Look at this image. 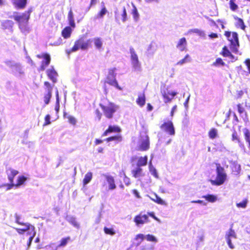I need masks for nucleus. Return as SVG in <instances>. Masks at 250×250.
Instances as JSON below:
<instances>
[{
    "mask_svg": "<svg viewBox=\"0 0 250 250\" xmlns=\"http://www.w3.org/2000/svg\"><path fill=\"white\" fill-rule=\"evenodd\" d=\"M32 12V8H30L21 15L17 12H14L13 18L17 22L18 27L22 32L26 33L29 31L28 23Z\"/></svg>",
    "mask_w": 250,
    "mask_h": 250,
    "instance_id": "nucleus-1",
    "label": "nucleus"
},
{
    "mask_svg": "<svg viewBox=\"0 0 250 250\" xmlns=\"http://www.w3.org/2000/svg\"><path fill=\"white\" fill-rule=\"evenodd\" d=\"M92 42L90 39L84 41L83 37H80L75 42L73 46L69 50H67L66 52L69 54L72 52L77 51L79 48L82 50L87 49L91 46Z\"/></svg>",
    "mask_w": 250,
    "mask_h": 250,
    "instance_id": "nucleus-2",
    "label": "nucleus"
},
{
    "mask_svg": "<svg viewBox=\"0 0 250 250\" xmlns=\"http://www.w3.org/2000/svg\"><path fill=\"white\" fill-rule=\"evenodd\" d=\"M216 179L214 180H211V183L215 186L223 185L227 180V175L224 167L219 164H216Z\"/></svg>",
    "mask_w": 250,
    "mask_h": 250,
    "instance_id": "nucleus-3",
    "label": "nucleus"
},
{
    "mask_svg": "<svg viewBox=\"0 0 250 250\" xmlns=\"http://www.w3.org/2000/svg\"><path fill=\"white\" fill-rule=\"evenodd\" d=\"M225 35L230 42L231 50L233 53H237L238 52V48L239 46L238 34L236 32H233L231 34L230 32H226Z\"/></svg>",
    "mask_w": 250,
    "mask_h": 250,
    "instance_id": "nucleus-4",
    "label": "nucleus"
},
{
    "mask_svg": "<svg viewBox=\"0 0 250 250\" xmlns=\"http://www.w3.org/2000/svg\"><path fill=\"white\" fill-rule=\"evenodd\" d=\"M129 52L133 68L135 71H140L141 70V64L139 61L138 55L134 49L132 47H130Z\"/></svg>",
    "mask_w": 250,
    "mask_h": 250,
    "instance_id": "nucleus-5",
    "label": "nucleus"
},
{
    "mask_svg": "<svg viewBox=\"0 0 250 250\" xmlns=\"http://www.w3.org/2000/svg\"><path fill=\"white\" fill-rule=\"evenodd\" d=\"M19 171L12 168H9L6 170L7 178L9 182V184H7L6 189L7 190L11 189L13 187H15V184L14 183V179L15 177L18 174Z\"/></svg>",
    "mask_w": 250,
    "mask_h": 250,
    "instance_id": "nucleus-6",
    "label": "nucleus"
},
{
    "mask_svg": "<svg viewBox=\"0 0 250 250\" xmlns=\"http://www.w3.org/2000/svg\"><path fill=\"white\" fill-rule=\"evenodd\" d=\"M139 144L140 148L142 150H146L149 148V137L146 132H143L140 133Z\"/></svg>",
    "mask_w": 250,
    "mask_h": 250,
    "instance_id": "nucleus-7",
    "label": "nucleus"
},
{
    "mask_svg": "<svg viewBox=\"0 0 250 250\" xmlns=\"http://www.w3.org/2000/svg\"><path fill=\"white\" fill-rule=\"evenodd\" d=\"M44 93L43 94V101L45 104H48L52 97L53 86L47 81L44 82Z\"/></svg>",
    "mask_w": 250,
    "mask_h": 250,
    "instance_id": "nucleus-8",
    "label": "nucleus"
},
{
    "mask_svg": "<svg viewBox=\"0 0 250 250\" xmlns=\"http://www.w3.org/2000/svg\"><path fill=\"white\" fill-rule=\"evenodd\" d=\"M121 128L117 126L110 125V142L115 141L118 143L122 141V137L120 134Z\"/></svg>",
    "mask_w": 250,
    "mask_h": 250,
    "instance_id": "nucleus-9",
    "label": "nucleus"
},
{
    "mask_svg": "<svg viewBox=\"0 0 250 250\" xmlns=\"http://www.w3.org/2000/svg\"><path fill=\"white\" fill-rule=\"evenodd\" d=\"M37 57L39 59L43 58L44 61H42L40 67V71H44L45 68L49 65L51 61V58L50 55L48 53H42L41 54H38Z\"/></svg>",
    "mask_w": 250,
    "mask_h": 250,
    "instance_id": "nucleus-10",
    "label": "nucleus"
},
{
    "mask_svg": "<svg viewBox=\"0 0 250 250\" xmlns=\"http://www.w3.org/2000/svg\"><path fill=\"white\" fill-rule=\"evenodd\" d=\"M134 221L136 223V226L140 227V225H142L148 222V216L146 214H143L142 213H140L135 217Z\"/></svg>",
    "mask_w": 250,
    "mask_h": 250,
    "instance_id": "nucleus-11",
    "label": "nucleus"
},
{
    "mask_svg": "<svg viewBox=\"0 0 250 250\" xmlns=\"http://www.w3.org/2000/svg\"><path fill=\"white\" fill-rule=\"evenodd\" d=\"M132 166L133 168L131 173L133 177L135 178H138L144 176L145 173L143 172V169L140 167L135 166L134 161L132 162Z\"/></svg>",
    "mask_w": 250,
    "mask_h": 250,
    "instance_id": "nucleus-12",
    "label": "nucleus"
},
{
    "mask_svg": "<svg viewBox=\"0 0 250 250\" xmlns=\"http://www.w3.org/2000/svg\"><path fill=\"white\" fill-rule=\"evenodd\" d=\"M161 128L165 130L170 135H173L175 134V130L173 125L171 121L167 123H164L161 125Z\"/></svg>",
    "mask_w": 250,
    "mask_h": 250,
    "instance_id": "nucleus-13",
    "label": "nucleus"
},
{
    "mask_svg": "<svg viewBox=\"0 0 250 250\" xmlns=\"http://www.w3.org/2000/svg\"><path fill=\"white\" fill-rule=\"evenodd\" d=\"M157 49V45L154 42H151L147 46L146 52V55L148 57H151L155 54Z\"/></svg>",
    "mask_w": 250,
    "mask_h": 250,
    "instance_id": "nucleus-14",
    "label": "nucleus"
},
{
    "mask_svg": "<svg viewBox=\"0 0 250 250\" xmlns=\"http://www.w3.org/2000/svg\"><path fill=\"white\" fill-rule=\"evenodd\" d=\"M161 93L163 95V98L165 99V102L166 103L167 102H170L172 100V98H170L169 95L172 96V97H174L177 94V92L174 91H170L168 89H167V90H162Z\"/></svg>",
    "mask_w": 250,
    "mask_h": 250,
    "instance_id": "nucleus-15",
    "label": "nucleus"
},
{
    "mask_svg": "<svg viewBox=\"0 0 250 250\" xmlns=\"http://www.w3.org/2000/svg\"><path fill=\"white\" fill-rule=\"evenodd\" d=\"M46 74L48 77L54 83H56L57 81V77L58 76V73L55 70L53 66H51L50 68L48 69L46 71Z\"/></svg>",
    "mask_w": 250,
    "mask_h": 250,
    "instance_id": "nucleus-16",
    "label": "nucleus"
},
{
    "mask_svg": "<svg viewBox=\"0 0 250 250\" xmlns=\"http://www.w3.org/2000/svg\"><path fill=\"white\" fill-rule=\"evenodd\" d=\"M12 2L16 9H23L26 6L27 0H12Z\"/></svg>",
    "mask_w": 250,
    "mask_h": 250,
    "instance_id": "nucleus-17",
    "label": "nucleus"
},
{
    "mask_svg": "<svg viewBox=\"0 0 250 250\" xmlns=\"http://www.w3.org/2000/svg\"><path fill=\"white\" fill-rule=\"evenodd\" d=\"M144 239V234L140 233L136 235L134 239V241H133L131 244V248H134V247L137 248L140 246V244Z\"/></svg>",
    "mask_w": 250,
    "mask_h": 250,
    "instance_id": "nucleus-18",
    "label": "nucleus"
},
{
    "mask_svg": "<svg viewBox=\"0 0 250 250\" xmlns=\"http://www.w3.org/2000/svg\"><path fill=\"white\" fill-rule=\"evenodd\" d=\"M187 42L185 38L180 39L178 42L176 48L180 51H184L187 50Z\"/></svg>",
    "mask_w": 250,
    "mask_h": 250,
    "instance_id": "nucleus-19",
    "label": "nucleus"
},
{
    "mask_svg": "<svg viewBox=\"0 0 250 250\" xmlns=\"http://www.w3.org/2000/svg\"><path fill=\"white\" fill-rule=\"evenodd\" d=\"M231 167L232 173L234 175H238L241 171V166L236 161H232L231 162Z\"/></svg>",
    "mask_w": 250,
    "mask_h": 250,
    "instance_id": "nucleus-20",
    "label": "nucleus"
},
{
    "mask_svg": "<svg viewBox=\"0 0 250 250\" xmlns=\"http://www.w3.org/2000/svg\"><path fill=\"white\" fill-rule=\"evenodd\" d=\"M72 32L70 26H66L62 31V36L64 39H68L70 37Z\"/></svg>",
    "mask_w": 250,
    "mask_h": 250,
    "instance_id": "nucleus-21",
    "label": "nucleus"
},
{
    "mask_svg": "<svg viewBox=\"0 0 250 250\" xmlns=\"http://www.w3.org/2000/svg\"><path fill=\"white\" fill-rule=\"evenodd\" d=\"M238 111L239 114L241 115L245 122L248 121V116L247 113L245 111V110L243 107L242 106L241 104L237 105Z\"/></svg>",
    "mask_w": 250,
    "mask_h": 250,
    "instance_id": "nucleus-22",
    "label": "nucleus"
},
{
    "mask_svg": "<svg viewBox=\"0 0 250 250\" xmlns=\"http://www.w3.org/2000/svg\"><path fill=\"white\" fill-rule=\"evenodd\" d=\"M23 225L25 226V228H23V229H19V228L16 229L17 231L19 233H20V234H23L25 232H26V231L29 230L30 229L32 231H34V227L33 226H32V225H31L30 224H24Z\"/></svg>",
    "mask_w": 250,
    "mask_h": 250,
    "instance_id": "nucleus-23",
    "label": "nucleus"
},
{
    "mask_svg": "<svg viewBox=\"0 0 250 250\" xmlns=\"http://www.w3.org/2000/svg\"><path fill=\"white\" fill-rule=\"evenodd\" d=\"M27 179L28 178L24 175L19 176L17 180V183L15 184V188H19L21 186L24 185Z\"/></svg>",
    "mask_w": 250,
    "mask_h": 250,
    "instance_id": "nucleus-24",
    "label": "nucleus"
},
{
    "mask_svg": "<svg viewBox=\"0 0 250 250\" xmlns=\"http://www.w3.org/2000/svg\"><path fill=\"white\" fill-rule=\"evenodd\" d=\"M147 163V157L145 156V157H140L138 158L136 164L135 166L136 167H140L146 165Z\"/></svg>",
    "mask_w": 250,
    "mask_h": 250,
    "instance_id": "nucleus-25",
    "label": "nucleus"
},
{
    "mask_svg": "<svg viewBox=\"0 0 250 250\" xmlns=\"http://www.w3.org/2000/svg\"><path fill=\"white\" fill-rule=\"evenodd\" d=\"M14 24V22L11 20H7L1 23V26L3 29L12 28Z\"/></svg>",
    "mask_w": 250,
    "mask_h": 250,
    "instance_id": "nucleus-26",
    "label": "nucleus"
},
{
    "mask_svg": "<svg viewBox=\"0 0 250 250\" xmlns=\"http://www.w3.org/2000/svg\"><path fill=\"white\" fill-rule=\"evenodd\" d=\"M243 132L245 139L246 142L248 143V147L250 149V131L248 128H245L243 129Z\"/></svg>",
    "mask_w": 250,
    "mask_h": 250,
    "instance_id": "nucleus-27",
    "label": "nucleus"
},
{
    "mask_svg": "<svg viewBox=\"0 0 250 250\" xmlns=\"http://www.w3.org/2000/svg\"><path fill=\"white\" fill-rule=\"evenodd\" d=\"M137 103L141 106H143L146 103V98L145 93L140 94L137 100Z\"/></svg>",
    "mask_w": 250,
    "mask_h": 250,
    "instance_id": "nucleus-28",
    "label": "nucleus"
},
{
    "mask_svg": "<svg viewBox=\"0 0 250 250\" xmlns=\"http://www.w3.org/2000/svg\"><path fill=\"white\" fill-rule=\"evenodd\" d=\"M93 174L91 172H87L83 181V186H85L87 185L88 183H89L91 180L92 179Z\"/></svg>",
    "mask_w": 250,
    "mask_h": 250,
    "instance_id": "nucleus-29",
    "label": "nucleus"
},
{
    "mask_svg": "<svg viewBox=\"0 0 250 250\" xmlns=\"http://www.w3.org/2000/svg\"><path fill=\"white\" fill-rule=\"evenodd\" d=\"M68 20L69 21V24L71 27L74 28L75 27V23L73 18V14L72 11L70 10L68 12Z\"/></svg>",
    "mask_w": 250,
    "mask_h": 250,
    "instance_id": "nucleus-30",
    "label": "nucleus"
},
{
    "mask_svg": "<svg viewBox=\"0 0 250 250\" xmlns=\"http://www.w3.org/2000/svg\"><path fill=\"white\" fill-rule=\"evenodd\" d=\"M202 198H205L206 200L211 203L215 202L217 200V197L212 194L204 195L202 196Z\"/></svg>",
    "mask_w": 250,
    "mask_h": 250,
    "instance_id": "nucleus-31",
    "label": "nucleus"
},
{
    "mask_svg": "<svg viewBox=\"0 0 250 250\" xmlns=\"http://www.w3.org/2000/svg\"><path fill=\"white\" fill-rule=\"evenodd\" d=\"M191 61V59L188 54H187L186 55L185 58L180 61H179L178 62H177L176 65H182L183 64L190 62Z\"/></svg>",
    "mask_w": 250,
    "mask_h": 250,
    "instance_id": "nucleus-32",
    "label": "nucleus"
},
{
    "mask_svg": "<svg viewBox=\"0 0 250 250\" xmlns=\"http://www.w3.org/2000/svg\"><path fill=\"white\" fill-rule=\"evenodd\" d=\"M225 238L226 239L229 238L231 240L232 238H234V239L236 238V233H235L234 230L232 229H230L229 230V231L228 232H227L226 236H225Z\"/></svg>",
    "mask_w": 250,
    "mask_h": 250,
    "instance_id": "nucleus-33",
    "label": "nucleus"
},
{
    "mask_svg": "<svg viewBox=\"0 0 250 250\" xmlns=\"http://www.w3.org/2000/svg\"><path fill=\"white\" fill-rule=\"evenodd\" d=\"M149 171L152 175H153L156 178H158V175L155 168L153 166L152 162L150 161L149 163Z\"/></svg>",
    "mask_w": 250,
    "mask_h": 250,
    "instance_id": "nucleus-34",
    "label": "nucleus"
},
{
    "mask_svg": "<svg viewBox=\"0 0 250 250\" xmlns=\"http://www.w3.org/2000/svg\"><path fill=\"white\" fill-rule=\"evenodd\" d=\"M71 240V238L69 236L62 238L60 241V244L58 245L59 247H63L66 245L69 241Z\"/></svg>",
    "mask_w": 250,
    "mask_h": 250,
    "instance_id": "nucleus-35",
    "label": "nucleus"
},
{
    "mask_svg": "<svg viewBox=\"0 0 250 250\" xmlns=\"http://www.w3.org/2000/svg\"><path fill=\"white\" fill-rule=\"evenodd\" d=\"M191 33L197 34L200 37H204L205 36V34L204 31L197 28L190 29L188 31V33Z\"/></svg>",
    "mask_w": 250,
    "mask_h": 250,
    "instance_id": "nucleus-36",
    "label": "nucleus"
},
{
    "mask_svg": "<svg viewBox=\"0 0 250 250\" xmlns=\"http://www.w3.org/2000/svg\"><path fill=\"white\" fill-rule=\"evenodd\" d=\"M144 239L148 241L155 243L158 242V239L154 235L151 234L144 235Z\"/></svg>",
    "mask_w": 250,
    "mask_h": 250,
    "instance_id": "nucleus-37",
    "label": "nucleus"
},
{
    "mask_svg": "<svg viewBox=\"0 0 250 250\" xmlns=\"http://www.w3.org/2000/svg\"><path fill=\"white\" fill-rule=\"evenodd\" d=\"M132 4L133 7V9L132 11V14L134 20L135 21H137L139 17V14L136 6L133 3H132Z\"/></svg>",
    "mask_w": 250,
    "mask_h": 250,
    "instance_id": "nucleus-38",
    "label": "nucleus"
},
{
    "mask_svg": "<svg viewBox=\"0 0 250 250\" xmlns=\"http://www.w3.org/2000/svg\"><path fill=\"white\" fill-rule=\"evenodd\" d=\"M154 197H155L156 199H153V201H154L155 202L162 205H167V203L165 202V201L161 199L160 197H159L157 194H154Z\"/></svg>",
    "mask_w": 250,
    "mask_h": 250,
    "instance_id": "nucleus-39",
    "label": "nucleus"
},
{
    "mask_svg": "<svg viewBox=\"0 0 250 250\" xmlns=\"http://www.w3.org/2000/svg\"><path fill=\"white\" fill-rule=\"evenodd\" d=\"M209 137L210 139H213L217 137V130L215 128H212L208 133Z\"/></svg>",
    "mask_w": 250,
    "mask_h": 250,
    "instance_id": "nucleus-40",
    "label": "nucleus"
},
{
    "mask_svg": "<svg viewBox=\"0 0 250 250\" xmlns=\"http://www.w3.org/2000/svg\"><path fill=\"white\" fill-rule=\"evenodd\" d=\"M248 200L247 199L244 200L242 202L237 203L236 206L239 208H245L248 204Z\"/></svg>",
    "mask_w": 250,
    "mask_h": 250,
    "instance_id": "nucleus-41",
    "label": "nucleus"
},
{
    "mask_svg": "<svg viewBox=\"0 0 250 250\" xmlns=\"http://www.w3.org/2000/svg\"><path fill=\"white\" fill-rule=\"evenodd\" d=\"M110 85L114 86L119 90H122V88L119 85L116 79L111 80L110 79Z\"/></svg>",
    "mask_w": 250,
    "mask_h": 250,
    "instance_id": "nucleus-42",
    "label": "nucleus"
},
{
    "mask_svg": "<svg viewBox=\"0 0 250 250\" xmlns=\"http://www.w3.org/2000/svg\"><path fill=\"white\" fill-rule=\"evenodd\" d=\"M119 109V106L113 103H110V118L111 114L116 111Z\"/></svg>",
    "mask_w": 250,
    "mask_h": 250,
    "instance_id": "nucleus-43",
    "label": "nucleus"
},
{
    "mask_svg": "<svg viewBox=\"0 0 250 250\" xmlns=\"http://www.w3.org/2000/svg\"><path fill=\"white\" fill-rule=\"evenodd\" d=\"M238 145L241 149L243 151L244 153H247L250 155V151H247L245 145L243 142H242L240 140H238Z\"/></svg>",
    "mask_w": 250,
    "mask_h": 250,
    "instance_id": "nucleus-44",
    "label": "nucleus"
},
{
    "mask_svg": "<svg viewBox=\"0 0 250 250\" xmlns=\"http://www.w3.org/2000/svg\"><path fill=\"white\" fill-rule=\"evenodd\" d=\"M94 44L96 47L98 49L101 48L102 45L101 40L99 38H96L94 40Z\"/></svg>",
    "mask_w": 250,
    "mask_h": 250,
    "instance_id": "nucleus-45",
    "label": "nucleus"
},
{
    "mask_svg": "<svg viewBox=\"0 0 250 250\" xmlns=\"http://www.w3.org/2000/svg\"><path fill=\"white\" fill-rule=\"evenodd\" d=\"M51 124L50 122V116L49 114L46 115L44 117V122L43 124V126H46Z\"/></svg>",
    "mask_w": 250,
    "mask_h": 250,
    "instance_id": "nucleus-46",
    "label": "nucleus"
},
{
    "mask_svg": "<svg viewBox=\"0 0 250 250\" xmlns=\"http://www.w3.org/2000/svg\"><path fill=\"white\" fill-rule=\"evenodd\" d=\"M225 64V62L222 61V60L221 58H218L216 60L215 62H214L212 64V65L217 66L219 65H221L223 66Z\"/></svg>",
    "mask_w": 250,
    "mask_h": 250,
    "instance_id": "nucleus-47",
    "label": "nucleus"
},
{
    "mask_svg": "<svg viewBox=\"0 0 250 250\" xmlns=\"http://www.w3.org/2000/svg\"><path fill=\"white\" fill-rule=\"evenodd\" d=\"M66 118H67L70 124L73 125H75L76 124V119L73 116H68L66 117Z\"/></svg>",
    "mask_w": 250,
    "mask_h": 250,
    "instance_id": "nucleus-48",
    "label": "nucleus"
},
{
    "mask_svg": "<svg viewBox=\"0 0 250 250\" xmlns=\"http://www.w3.org/2000/svg\"><path fill=\"white\" fill-rule=\"evenodd\" d=\"M223 55L225 57H229L231 55V53L226 46L223 48Z\"/></svg>",
    "mask_w": 250,
    "mask_h": 250,
    "instance_id": "nucleus-49",
    "label": "nucleus"
},
{
    "mask_svg": "<svg viewBox=\"0 0 250 250\" xmlns=\"http://www.w3.org/2000/svg\"><path fill=\"white\" fill-rule=\"evenodd\" d=\"M230 8L232 11H235L238 8V6L234 2V0H230Z\"/></svg>",
    "mask_w": 250,
    "mask_h": 250,
    "instance_id": "nucleus-50",
    "label": "nucleus"
},
{
    "mask_svg": "<svg viewBox=\"0 0 250 250\" xmlns=\"http://www.w3.org/2000/svg\"><path fill=\"white\" fill-rule=\"evenodd\" d=\"M56 101H57V104L55 106V110L57 112H59L60 106H59V93L58 91H57L56 93Z\"/></svg>",
    "mask_w": 250,
    "mask_h": 250,
    "instance_id": "nucleus-51",
    "label": "nucleus"
},
{
    "mask_svg": "<svg viewBox=\"0 0 250 250\" xmlns=\"http://www.w3.org/2000/svg\"><path fill=\"white\" fill-rule=\"evenodd\" d=\"M107 12L105 7H103L98 14V17H102Z\"/></svg>",
    "mask_w": 250,
    "mask_h": 250,
    "instance_id": "nucleus-52",
    "label": "nucleus"
},
{
    "mask_svg": "<svg viewBox=\"0 0 250 250\" xmlns=\"http://www.w3.org/2000/svg\"><path fill=\"white\" fill-rule=\"evenodd\" d=\"M122 21L123 22H125L126 21L127 19V14L126 12V10L125 7L123 8V13L122 14Z\"/></svg>",
    "mask_w": 250,
    "mask_h": 250,
    "instance_id": "nucleus-53",
    "label": "nucleus"
},
{
    "mask_svg": "<svg viewBox=\"0 0 250 250\" xmlns=\"http://www.w3.org/2000/svg\"><path fill=\"white\" fill-rule=\"evenodd\" d=\"M70 222L72 225L77 228H79L80 227L79 224L75 218L71 219Z\"/></svg>",
    "mask_w": 250,
    "mask_h": 250,
    "instance_id": "nucleus-54",
    "label": "nucleus"
},
{
    "mask_svg": "<svg viewBox=\"0 0 250 250\" xmlns=\"http://www.w3.org/2000/svg\"><path fill=\"white\" fill-rule=\"evenodd\" d=\"M232 140L233 141L236 140L237 143H238V140H240L236 131H234L232 134Z\"/></svg>",
    "mask_w": 250,
    "mask_h": 250,
    "instance_id": "nucleus-55",
    "label": "nucleus"
},
{
    "mask_svg": "<svg viewBox=\"0 0 250 250\" xmlns=\"http://www.w3.org/2000/svg\"><path fill=\"white\" fill-rule=\"evenodd\" d=\"M141 248H145L146 249H144V250H154V246L150 245H145L141 246Z\"/></svg>",
    "mask_w": 250,
    "mask_h": 250,
    "instance_id": "nucleus-56",
    "label": "nucleus"
},
{
    "mask_svg": "<svg viewBox=\"0 0 250 250\" xmlns=\"http://www.w3.org/2000/svg\"><path fill=\"white\" fill-rule=\"evenodd\" d=\"M237 19H238V24L241 27V29L244 30L245 28V26L243 21L241 19L238 18H237Z\"/></svg>",
    "mask_w": 250,
    "mask_h": 250,
    "instance_id": "nucleus-57",
    "label": "nucleus"
},
{
    "mask_svg": "<svg viewBox=\"0 0 250 250\" xmlns=\"http://www.w3.org/2000/svg\"><path fill=\"white\" fill-rule=\"evenodd\" d=\"M226 239V241H227V244L229 246V248H230L231 249H234L235 248V247L231 243V240L229 239V238H228V239Z\"/></svg>",
    "mask_w": 250,
    "mask_h": 250,
    "instance_id": "nucleus-58",
    "label": "nucleus"
},
{
    "mask_svg": "<svg viewBox=\"0 0 250 250\" xmlns=\"http://www.w3.org/2000/svg\"><path fill=\"white\" fill-rule=\"evenodd\" d=\"M33 231V233L32 234H30L29 239H28V246L30 245V244L35 235V232L34 231Z\"/></svg>",
    "mask_w": 250,
    "mask_h": 250,
    "instance_id": "nucleus-59",
    "label": "nucleus"
},
{
    "mask_svg": "<svg viewBox=\"0 0 250 250\" xmlns=\"http://www.w3.org/2000/svg\"><path fill=\"white\" fill-rule=\"evenodd\" d=\"M191 203L201 204H203L204 206H206L207 204V203L206 202H205L202 200H200L192 201L191 202Z\"/></svg>",
    "mask_w": 250,
    "mask_h": 250,
    "instance_id": "nucleus-60",
    "label": "nucleus"
},
{
    "mask_svg": "<svg viewBox=\"0 0 250 250\" xmlns=\"http://www.w3.org/2000/svg\"><path fill=\"white\" fill-rule=\"evenodd\" d=\"M116 186L114 184V179L110 176V189H113L115 188Z\"/></svg>",
    "mask_w": 250,
    "mask_h": 250,
    "instance_id": "nucleus-61",
    "label": "nucleus"
},
{
    "mask_svg": "<svg viewBox=\"0 0 250 250\" xmlns=\"http://www.w3.org/2000/svg\"><path fill=\"white\" fill-rule=\"evenodd\" d=\"M146 249L145 248H141V246H139L138 247H134V248H131V245L130 247L127 249V250H144Z\"/></svg>",
    "mask_w": 250,
    "mask_h": 250,
    "instance_id": "nucleus-62",
    "label": "nucleus"
},
{
    "mask_svg": "<svg viewBox=\"0 0 250 250\" xmlns=\"http://www.w3.org/2000/svg\"><path fill=\"white\" fill-rule=\"evenodd\" d=\"M190 95H189L184 104V106L187 109L188 108V104L189 100L190 99Z\"/></svg>",
    "mask_w": 250,
    "mask_h": 250,
    "instance_id": "nucleus-63",
    "label": "nucleus"
},
{
    "mask_svg": "<svg viewBox=\"0 0 250 250\" xmlns=\"http://www.w3.org/2000/svg\"><path fill=\"white\" fill-rule=\"evenodd\" d=\"M245 63L247 66L249 72L250 73V59H247L245 61Z\"/></svg>",
    "mask_w": 250,
    "mask_h": 250,
    "instance_id": "nucleus-64",
    "label": "nucleus"
}]
</instances>
